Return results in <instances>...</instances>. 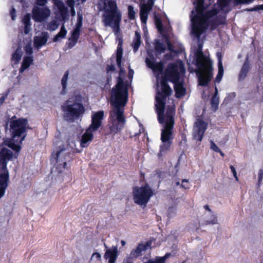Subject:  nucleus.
Masks as SVG:
<instances>
[{
    "label": "nucleus",
    "instance_id": "f257e3e1",
    "mask_svg": "<svg viewBox=\"0 0 263 263\" xmlns=\"http://www.w3.org/2000/svg\"><path fill=\"white\" fill-rule=\"evenodd\" d=\"M205 9L204 1L197 0L196 14L191 17V22L193 33L198 38L209 28L213 31L219 25L226 24V17L223 15H218V9L215 8L207 11H205Z\"/></svg>",
    "mask_w": 263,
    "mask_h": 263
},
{
    "label": "nucleus",
    "instance_id": "f03ea898",
    "mask_svg": "<svg viewBox=\"0 0 263 263\" xmlns=\"http://www.w3.org/2000/svg\"><path fill=\"white\" fill-rule=\"evenodd\" d=\"M202 45L199 44L198 49L195 53V65L198 69L197 72L198 84L199 85L208 86L213 76L212 62L211 59L205 56L202 51Z\"/></svg>",
    "mask_w": 263,
    "mask_h": 263
},
{
    "label": "nucleus",
    "instance_id": "7ed1b4c3",
    "mask_svg": "<svg viewBox=\"0 0 263 263\" xmlns=\"http://www.w3.org/2000/svg\"><path fill=\"white\" fill-rule=\"evenodd\" d=\"M99 10L103 11V21L106 26L111 27L115 33L120 30V24L122 20V13L119 9L115 0H103L101 8L99 4Z\"/></svg>",
    "mask_w": 263,
    "mask_h": 263
},
{
    "label": "nucleus",
    "instance_id": "20e7f679",
    "mask_svg": "<svg viewBox=\"0 0 263 263\" xmlns=\"http://www.w3.org/2000/svg\"><path fill=\"white\" fill-rule=\"evenodd\" d=\"M13 152L6 147L0 149V199L5 195L9 183L8 162L12 159Z\"/></svg>",
    "mask_w": 263,
    "mask_h": 263
},
{
    "label": "nucleus",
    "instance_id": "39448f33",
    "mask_svg": "<svg viewBox=\"0 0 263 263\" xmlns=\"http://www.w3.org/2000/svg\"><path fill=\"white\" fill-rule=\"evenodd\" d=\"M128 88L123 79L119 77L117 83L112 88L110 95V104L114 108L125 107L128 101Z\"/></svg>",
    "mask_w": 263,
    "mask_h": 263
},
{
    "label": "nucleus",
    "instance_id": "423d86ee",
    "mask_svg": "<svg viewBox=\"0 0 263 263\" xmlns=\"http://www.w3.org/2000/svg\"><path fill=\"white\" fill-rule=\"evenodd\" d=\"M103 110L98 111L91 116V122L82 136L80 145L82 147H86L93 139V133L101 126L104 118Z\"/></svg>",
    "mask_w": 263,
    "mask_h": 263
},
{
    "label": "nucleus",
    "instance_id": "0eeeda50",
    "mask_svg": "<svg viewBox=\"0 0 263 263\" xmlns=\"http://www.w3.org/2000/svg\"><path fill=\"white\" fill-rule=\"evenodd\" d=\"M175 114V105H168L166 107V120H164L163 123L164 124V128L161 129L160 139L162 142H173Z\"/></svg>",
    "mask_w": 263,
    "mask_h": 263
},
{
    "label": "nucleus",
    "instance_id": "6e6552de",
    "mask_svg": "<svg viewBox=\"0 0 263 263\" xmlns=\"http://www.w3.org/2000/svg\"><path fill=\"white\" fill-rule=\"evenodd\" d=\"M28 123V120L26 118H17L15 116H13L9 122L12 139L21 137L20 142L22 143L26 136Z\"/></svg>",
    "mask_w": 263,
    "mask_h": 263
},
{
    "label": "nucleus",
    "instance_id": "1a4fd4ad",
    "mask_svg": "<svg viewBox=\"0 0 263 263\" xmlns=\"http://www.w3.org/2000/svg\"><path fill=\"white\" fill-rule=\"evenodd\" d=\"M62 110L65 113V117L68 121L72 122L78 119L85 112V107L81 102H73L68 100L64 105L62 106Z\"/></svg>",
    "mask_w": 263,
    "mask_h": 263
},
{
    "label": "nucleus",
    "instance_id": "9d476101",
    "mask_svg": "<svg viewBox=\"0 0 263 263\" xmlns=\"http://www.w3.org/2000/svg\"><path fill=\"white\" fill-rule=\"evenodd\" d=\"M133 194V199L136 204L145 206L153 196L154 192L149 185L145 183L141 186H134Z\"/></svg>",
    "mask_w": 263,
    "mask_h": 263
},
{
    "label": "nucleus",
    "instance_id": "9b49d317",
    "mask_svg": "<svg viewBox=\"0 0 263 263\" xmlns=\"http://www.w3.org/2000/svg\"><path fill=\"white\" fill-rule=\"evenodd\" d=\"M185 71V69L182 62L179 64L176 63H170L167 65L162 78L166 79L169 82L175 83L179 81L180 73H183Z\"/></svg>",
    "mask_w": 263,
    "mask_h": 263
},
{
    "label": "nucleus",
    "instance_id": "f8f14e48",
    "mask_svg": "<svg viewBox=\"0 0 263 263\" xmlns=\"http://www.w3.org/2000/svg\"><path fill=\"white\" fill-rule=\"evenodd\" d=\"M65 148H61L55 154L52 153L51 155L52 159H54L56 161L55 171L59 174L61 173L65 168L67 165L66 161H69L67 157H69L70 155V153H65Z\"/></svg>",
    "mask_w": 263,
    "mask_h": 263
},
{
    "label": "nucleus",
    "instance_id": "ddd939ff",
    "mask_svg": "<svg viewBox=\"0 0 263 263\" xmlns=\"http://www.w3.org/2000/svg\"><path fill=\"white\" fill-rule=\"evenodd\" d=\"M32 13V18L35 22L42 23L48 19L50 15L51 11L47 6L43 7L34 6Z\"/></svg>",
    "mask_w": 263,
    "mask_h": 263
},
{
    "label": "nucleus",
    "instance_id": "4468645a",
    "mask_svg": "<svg viewBox=\"0 0 263 263\" xmlns=\"http://www.w3.org/2000/svg\"><path fill=\"white\" fill-rule=\"evenodd\" d=\"M166 99L163 97L156 96L155 98L156 111L158 116V120L160 124H163L164 120H166V112L164 114Z\"/></svg>",
    "mask_w": 263,
    "mask_h": 263
},
{
    "label": "nucleus",
    "instance_id": "2eb2a0df",
    "mask_svg": "<svg viewBox=\"0 0 263 263\" xmlns=\"http://www.w3.org/2000/svg\"><path fill=\"white\" fill-rule=\"evenodd\" d=\"M196 129L193 133V136L194 140L197 141H201L204 134L206 129V125L203 120H199L196 122Z\"/></svg>",
    "mask_w": 263,
    "mask_h": 263
},
{
    "label": "nucleus",
    "instance_id": "dca6fc26",
    "mask_svg": "<svg viewBox=\"0 0 263 263\" xmlns=\"http://www.w3.org/2000/svg\"><path fill=\"white\" fill-rule=\"evenodd\" d=\"M151 59L146 58L145 62L147 66L153 70L154 72L162 73L163 69V64L161 62H156V59L153 55L150 57Z\"/></svg>",
    "mask_w": 263,
    "mask_h": 263
},
{
    "label": "nucleus",
    "instance_id": "f3484780",
    "mask_svg": "<svg viewBox=\"0 0 263 263\" xmlns=\"http://www.w3.org/2000/svg\"><path fill=\"white\" fill-rule=\"evenodd\" d=\"M167 80L162 78L161 80V91H158L157 93L158 97H163L166 98L171 95L172 89L167 83Z\"/></svg>",
    "mask_w": 263,
    "mask_h": 263
},
{
    "label": "nucleus",
    "instance_id": "a211bd4d",
    "mask_svg": "<svg viewBox=\"0 0 263 263\" xmlns=\"http://www.w3.org/2000/svg\"><path fill=\"white\" fill-rule=\"evenodd\" d=\"M49 37V34L47 32H42L41 36H35L33 39V45L34 47L39 49L45 45Z\"/></svg>",
    "mask_w": 263,
    "mask_h": 263
},
{
    "label": "nucleus",
    "instance_id": "6ab92c4d",
    "mask_svg": "<svg viewBox=\"0 0 263 263\" xmlns=\"http://www.w3.org/2000/svg\"><path fill=\"white\" fill-rule=\"evenodd\" d=\"M117 257L118 249L116 246H113L111 249L107 250L104 255L105 259H108V263H115Z\"/></svg>",
    "mask_w": 263,
    "mask_h": 263
},
{
    "label": "nucleus",
    "instance_id": "aec40b11",
    "mask_svg": "<svg viewBox=\"0 0 263 263\" xmlns=\"http://www.w3.org/2000/svg\"><path fill=\"white\" fill-rule=\"evenodd\" d=\"M251 69L250 65L249 63V57H247L245 60L242 66L241 67L239 74H238V80L242 81L247 76L248 72Z\"/></svg>",
    "mask_w": 263,
    "mask_h": 263
},
{
    "label": "nucleus",
    "instance_id": "412c9836",
    "mask_svg": "<svg viewBox=\"0 0 263 263\" xmlns=\"http://www.w3.org/2000/svg\"><path fill=\"white\" fill-rule=\"evenodd\" d=\"M173 83L174 84L175 97L177 98H181L184 97L186 93V89L183 87V83L179 81Z\"/></svg>",
    "mask_w": 263,
    "mask_h": 263
},
{
    "label": "nucleus",
    "instance_id": "4be33fe9",
    "mask_svg": "<svg viewBox=\"0 0 263 263\" xmlns=\"http://www.w3.org/2000/svg\"><path fill=\"white\" fill-rule=\"evenodd\" d=\"M152 8L143 4L140 8V17L142 23L145 24L146 23L148 14L149 12L152 10Z\"/></svg>",
    "mask_w": 263,
    "mask_h": 263
},
{
    "label": "nucleus",
    "instance_id": "5701e85b",
    "mask_svg": "<svg viewBox=\"0 0 263 263\" xmlns=\"http://www.w3.org/2000/svg\"><path fill=\"white\" fill-rule=\"evenodd\" d=\"M141 43V34L138 31H135V36L131 44L134 53H136L138 51Z\"/></svg>",
    "mask_w": 263,
    "mask_h": 263
},
{
    "label": "nucleus",
    "instance_id": "b1692460",
    "mask_svg": "<svg viewBox=\"0 0 263 263\" xmlns=\"http://www.w3.org/2000/svg\"><path fill=\"white\" fill-rule=\"evenodd\" d=\"M124 107H119L117 108H115L116 110L115 115L116 116V119L118 121L117 123L121 124V125H124L125 122V119L124 116V110L123 108Z\"/></svg>",
    "mask_w": 263,
    "mask_h": 263
},
{
    "label": "nucleus",
    "instance_id": "393cba45",
    "mask_svg": "<svg viewBox=\"0 0 263 263\" xmlns=\"http://www.w3.org/2000/svg\"><path fill=\"white\" fill-rule=\"evenodd\" d=\"M173 142H162V144L160 145L159 152L158 154V157L160 158L167 152L169 151L171 149V145Z\"/></svg>",
    "mask_w": 263,
    "mask_h": 263
},
{
    "label": "nucleus",
    "instance_id": "a878e982",
    "mask_svg": "<svg viewBox=\"0 0 263 263\" xmlns=\"http://www.w3.org/2000/svg\"><path fill=\"white\" fill-rule=\"evenodd\" d=\"M154 49L156 55H160L166 50L165 45L159 40H156L154 43Z\"/></svg>",
    "mask_w": 263,
    "mask_h": 263
},
{
    "label": "nucleus",
    "instance_id": "bb28decb",
    "mask_svg": "<svg viewBox=\"0 0 263 263\" xmlns=\"http://www.w3.org/2000/svg\"><path fill=\"white\" fill-rule=\"evenodd\" d=\"M219 99L218 97V89L216 86L215 87V92L211 99V105L212 109L216 111L218 108L219 105Z\"/></svg>",
    "mask_w": 263,
    "mask_h": 263
},
{
    "label": "nucleus",
    "instance_id": "cd10ccee",
    "mask_svg": "<svg viewBox=\"0 0 263 263\" xmlns=\"http://www.w3.org/2000/svg\"><path fill=\"white\" fill-rule=\"evenodd\" d=\"M33 61V57L32 56L25 57L23 59L20 71L23 72L25 69L28 68L29 66L32 64Z\"/></svg>",
    "mask_w": 263,
    "mask_h": 263
},
{
    "label": "nucleus",
    "instance_id": "c85d7f7f",
    "mask_svg": "<svg viewBox=\"0 0 263 263\" xmlns=\"http://www.w3.org/2000/svg\"><path fill=\"white\" fill-rule=\"evenodd\" d=\"M123 127V125H121L119 123H114L111 126H109V130L107 134H105V135H108L110 134L114 136L118 132H119Z\"/></svg>",
    "mask_w": 263,
    "mask_h": 263
},
{
    "label": "nucleus",
    "instance_id": "c756f323",
    "mask_svg": "<svg viewBox=\"0 0 263 263\" xmlns=\"http://www.w3.org/2000/svg\"><path fill=\"white\" fill-rule=\"evenodd\" d=\"M145 250V248L143 247L140 244L137 247L136 249H133L130 253L129 257L131 258H137L141 254V252Z\"/></svg>",
    "mask_w": 263,
    "mask_h": 263
},
{
    "label": "nucleus",
    "instance_id": "7c9ffc66",
    "mask_svg": "<svg viewBox=\"0 0 263 263\" xmlns=\"http://www.w3.org/2000/svg\"><path fill=\"white\" fill-rule=\"evenodd\" d=\"M67 31L66 28H65L64 26H62L59 32L57 34H56L53 38V41L54 42H57L60 39L65 38L67 34Z\"/></svg>",
    "mask_w": 263,
    "mask_h": 263
},
{
    "label": "nucleus",
    "instance_id": "2f4dec72",
    "mask_svg": "<svg viewBox=\"0 0 263 263\" xmlns=\"http://www.w3.org/2000/svg\"><path fill=\"white\" fill-rule=\"evenodd\" d=\"M69 75V71L68 70H67L61 80V84L62 85V90L61 91L62 94H65L66 93V89L67 87V80H68V77Z\"/></svg>",
    "mask_w": 263,
    "mask_h": 263
},
{
    "label": "nucleus",
    "instance_id": "473e14b6",
    "mask_svg": "<svg viewBox=\"0 0 263 263\" xmlns=\"http://www.w3.org/2000/svg\"><path fill=\"white\" fill-rule=\"evenodd\" d=\"M118 44L117 46V53H116V58H122L123 55V48L122 45L123 43V39L122 37H120L118 39Z\"/></svg>",
    "mask_w": 263,
    "mask_h": 263
},
{
    "label": "nucleus",
    "instance_id": "72a5a7b5",
    "mask_svg": "<svg viewBox=\"0 0 263 263\" xmlns=\"http://www.w3.org/2000/svg\"><path fill=\"white\" fill-rule=\"evenodd\" d=\"M12 139V140H10V141H8L6 143V145L15 152L17 153L20 152L21 149V146L19 144H15L13 141L14 139Z\"/></svg>",
    "mask_w": 263,
    "mask_h": 263
},
{
    "label": "nucleus",
    "instance_id": "f704fd0d",
    "mask_svg": "<svg viewBox=\"0 0 263 263\" xmlns=\"http://www.w3.org/2000/svg\"><path fill=\"white\" fill-rule=\"evenodd\" d=\"M219 63H220L219 64V67H218V73L216 77L215 80V81L217 83H219L221 81V80L222 78V77L223 76V72H224L223 65H221L220 62Z\"/></svg>",
    "mask_w": 263,
    "mask_h": 263
},
{
    "label": "nucleus",
    "instance_id": "c9c22d12",
    "mask_svg": "<svg viewBox=\"0 0 263 263\" xmlns=\"http://www.w3.org/2000/svg\"><path fill=\"white\" fill-rule=\"evenodd\" d=\"M80 31L81 30L75 29H74L72 31L71 38L69 39V40L74 42V44H76L78 41L80 37Z\"/></svg>",
    "mask_w": 263,
    "mask_h": 263
},
{
    "label": "nucleus",
    "instance_id": "e433bc0d",
    "mask_svg": "<svg viewBox=\"0 0 263 263\" xmlns=\"http://www.w3.org/2000/svg\"><path fill=\"white\" fill-rule=\"evenodd\" d=\"M154 20L155 24L159 32H162L163 30V26L161 18L155 15L154 17Z\"/></svg>",
    "mask_w": 263,
    "mask_h": 263
},
{
    "label": "nucleus",
    "instance_id": "4c0bfd02",
    "mask_svg": "<svg viewBox=\"0 0 263 263\" xmlns=\"http://www.w3.org/2000/svg\"><path fill=\"white\" fill-rule=\"evenodd\" d=\"M59 11L63 20H65L68 15V9L63 4L59 7Z\"/></svg>",
    "mask_w": 263,
    "mask_h": 263
},
{
    "label": "nucleus",
    "instance_id": "58836bf2",
    "mask_svg": "<svg viewBox=\"0 0 263 263\" xmlns=\"http://www.w3.org/2000/svg\"><path fill=\"white\" fill-rule=\"evenodd\" d=\"M136 12L134 8L132 5L128 6V17L130 20H134L135 18Z\"/></svg>",
    "mask_w": 263,
    "mask_h": 263
},
{
    "label": "nucleus",
    "instance_id": "ea45409f",
    "mask_svg": "<svg viewBox=\"0 0 263 263\" xmlns=\"http://www.w3.org/2000/svg\"><path fill=\"white\" fill-rule=\"evenodd\" d=\"M22 57V54L21 52H18L17 50H16L12 55V60L14 61L16 63L18 62Z\"/></svg>",
    "mask_w": 263,
    "mask_h": 263
},
{
    "label": "nucleus",
    "instance_id": "a19ab883",
    "mask_svg": "<svg viewBox=\"0 0 263 263\" xmlns=\"http://www.w3.org/2000/svg\"><path fill=\"white\" fill-rule=\"evenodd\" d=\"M58 27V24L57 23L56 21H54L50 22L47 25V29L51 31L55 30Z\"/></svg>",
    "mask_w": 263,
    "mask_h": 263
},
{
    "label": "nucleus",
    "instance_id": "79ce46f5",
    "mask_svg": "<svg viewBox=\"0 0 263 263\" xmlns=\"http://www.w3.org/2000/svg\"><path fill=\"white\" fill-rule=\"evenodd\" d=\"M31 16L30 14H27L24 15L22 22L24 25H31Z\"/></svg>",
    "mask_w": 263,
    "mask_h": 263
},
{
    "label": "nucleus",
    "instance_id": "37998d69",
    "mask_svg": "<svg viewBox=\"0 0 263 263\" xmlns=\"http://www.w3.org/2000/svg\"><path fill=\"white\" fill-rule=\"evenodd\" d=\"M91 260H95L97 261L100 262L101 260V256L99 253L95 252L92 254Z\"/></svg>",
    "mask_w": 263,
    "mask_h": 263
},
{
    "label": "nucleus",
    "instance_id": "c03bdc74",
    "mask_svg": "<svg viewBox=\"0 0 263 263\" xmlns=\"http://www.w3.org/2000/svg\"><path fill=\"white\" fill-rule=\"evenodd\" d=\"M263 10V4L262 5H258L255 6H254L253 8H251L249 9H248L247 10L250 12L252 11H257L258 10Z\"/></svg>",
    "mask_w": 263,
    "mask_h": 263
},
{
    "label": "nucleus",
    "instance_id": "a18cd8bd",
    "mask_svg": "<svg viewBox=\"0 0 263 263\" xmlns=\"http://www.w3.org/2000/svg\"><path fill=\"white\" fill-rule=\"evenodd\" d=\"M263 179V170L260 169L258 171V185L259 186L261 183V182Z\"/></svg>",
    "mask_w": 263,
    "mask_h": 263
},
{
    "label": "nucleus",
    "instance_id": "49530a36",
    "mask_svg": "<svg viewBox=\"0 0 263 263\" xmlns=\"http://www.w3.org/2000/svg\"><path fill=\"white\" fill-rule=\"evenodd\" d=\"M47 3V0H36L35 4L36 6L40 7H43L47 6L46 4Z\"/></svg>",
    "mask_w": 263,
    "mask_h": 263
},
{
    "label": "nucleus",
    "instance_id": "de8ad7c7",
    "mask_svg": "<svg viewBox=\"0 0 263 263\" xmlns=\"http://www.w3.org/2000/svg\"><path fill=\"white\" fill-rule=\"evenodd\" d=\"M25 50L26 54L28 55H32L33 53L32 48L30 45L28 44L25 47Z\"/></svg>",
    "mask_w": 263,
    "mask_h": 263
},
{
    "label": "nucleus",
    "instance_id": "09e8293b",
    "mask_svg": "<svg viewBox=\"0 0 263 263\" xmlns=\"http://www.w3.org/2000/svg\"><path fill=\"white\" fill-rule=\"evenodd\" d=\"M211 149L215 152L220 151V148L216 145V144L212 141H211Z\"/></svg>",
    "mask_w": 263,
    "mask_h": 263
},
{
    "label": "nucleus",
    "instance_id": "8fccbe9b",
    "mask_svg": "<svg viewBox=\"0 0 263 263\" xmlns=\"http://www.w3.org/2000/svg\"><path fill=\"white\" fill-rule=\"evenodd\" d=\"M218 3L221 7H225L228 5L229 0H218Z\"/></svg>",
    "mask_w": 263,
    "mask_h": 263
},
{
    "label": "nucleus",
    "instance_id": "3c124183",
    "mask_svg": "<svg viewBox=\"0 0 263 263\" xmlns=\"http://www.w3.org/2000/svg\"><path fill=\"white\" fill-rule=\"evenodd\" d=\"M167 45L168 50L174 53H177V51L174 49L173 45L168 40L167 41Z\"/></svg>",
    "mask_w": 263,
    "mask_h": 263
},
{
    "label": "nucleus",
    "instance_id": "603ef678",
    "mask_svg": "<svg viewBox=\"0 0 263 263\" xmlns=\"http://www.w3.org/2000/svg\"><path fill=\"white\" fill-rule=\"evenodd\" d=\"M230 168L231 171L232 173H233V175L234 177H235L236 180L238 181V178L237 176V172H236L235 167L233 165H230Z\"/></svg>",
    "mask_w": 263,
    "mask_h": 263
},
{
    "label": "nucleus",
    "instance_id": "864d4df0",
    "mask_svg": "<svg viewBox=\"0 0 263 263\" xmlns=\"http://www.w3.org/2000/svg\"><path fill=\"white\" fill-rule=\"evenodd\" d=\"M184 182L187 183L188 182V180H187L186 179H182V183L180 185L181 187H182L183 189H189V185L187 184H184Z\"/></svg>",
    "mask_w": 263,
    "mask_h": 263
},
{
    "label": "nucleus",
    "instance_id": "5fc2aeb1",
    "mask_svg": "<svg viewBox=\"0 0 263 263\" xmlns=\"http://www.w3.org/2000/svg\"><path fill=\"white\" fill-rule=\"evenodd\" d=\"M162 261L159 260L158 258H156L155 259H148L146 262H144V263H162Z\"/></svg>",
    "mask_w": 263,
    "mask_h": 263
},
{
    "label": "nucleus",
    "instance_id": "6e6d98bb",
    "mask_svg": "<svg viewBox=\"0 0 263 263\" xmlns=\"http://www.w3.org/2000/svg\"><path fill=\"white\" fill-rule=\"evenodd\" d=\"M171 255V254L169 253H167L165 254V255L161 257H158L159 260L162 261V263H165V260L167 258H168Z\"/></svg>",
    "mask_w": 263,
    "mask_h": 263
},
{
    "label": "nucleus",
    "instance_id": "4d7b16f0",
    "mask_svg": "<svg viewBox=\"0 0 263 263\" xmlns=\"http://www.w3.org/2000/svg\"><path fill=\"white\" fill-rule=\"evenodd\" d=\"M217 218L216 217H214L213 219L211 220H206L205 221V224H216L217 223Z\"/></svg>",
    "mask_w": 263,
    "mask_h": 263
},
{
    "label": "nucleus",
    "instance_id": "13d9d810",
    "mask_svg": "<svg viewBox=\"0 0 263 263\" xmlns=\"http://www.w3.org/2000/svg\"><path fill=\"white\" fill-rule=\"evenodd\" d=\"M10 15L11 17V19L12 20H15L16 18V11L14 8H12L10 11Z\"/></svg>",
    "mask_w": 263,
    "mask_h": 263
},
{
    "label": "nucleus",
    "instance_id": "bf43d9fd",
    "mask_svg": "<svg viewBox=\"0 0 263 263\" xmlns=\"http://www.w3.org/2000/svg\"><path fill=\"white\" fill-rule=\"evenodd\" d=\"M66 4L70 8H72L74 6L75 2L74 0H67Z\"/></svg>",
    "mask_w": 263,
    "mask_h": 263
},
{
    "label": "nucleus",
    "instance_id": "052dcab7",
    "mask_svg": "<svg viewBox=\"0 0 263 263\" xmlns=\"http://www.w3.org/2000/svg\"><path fill=\"white\" fill-rule=\"evenodd\" d=\"M31 25H24V33L27 34L30 31V27Z\"/></svg>",
    "mask_w": 263,
    "mask_h": 263
},
{
    "label": "nucleus",
    "instance_id": "680f3d73",
    "mask_svg": "<svg viewBox=\"0 0 263 263\" xmlns=\"http://www.w3.org/2000/svg\"><path fill=\"white\" fill-rule=\"evenodd\" d=\"M78 17H77V22L83 23V14L81 12H78L77 13Z\"/></svg>",
    "mask_w": 263,
    "mask_h": 263
},
{
    "label": "nucleus",
    "instance_id": "e2e57ef3",
    "mask_svg": "<svg viewBox=\"0 0 263 263\" xmlns=\"http://www.w3.org/2000/svg\"><path fill=\"white\" fill-rule=\"evenodd\" d=\"M155 1L156 0H147V3L144 4L151 8H153Z\"/></svg>",
    "mask_w": 263,
    "mask_h": 263
},
{
    "label": "nucleus",
    "instance_id": "0e129e2a",
    "mask_svg": "<svg viewBox=\"0 0 263 263\" xmlns=\"http://www.w3.org/2000/svg\"><path fill=\"white\" fill-rule=\"evenodd\" d=\"M115 70V68L114 65H108L106 67V70L107 72L109 71H113Z\"/></svg>",
    "mask_w": 263,
    "mask_h": 263
},
{
    "label": "nucleus",
    "instance_id": "69168bd1",
    "mask_svg": "<svg viewBox=\"0 0 263 263\" xmlns=\"http://www.w3.org/2000/svg\"><path fill=\"white\" fill-rule=\"evenodd\" d=\"M122 58H116V61H117V65H118V67L120 68H122Z\"/></svg>",
    "mask_w": 263,
    "mask_h": 263
},
{
    "label": "nucleus",
    "instance_id": "338daca9",
    "mask_svg": "<svg viewBox=\"0 0 263 263\" xmlns=\"http://www.w3.org/2000/svg\"><path fill=\"white\" fill-rule=\"evenodd\" d=\"M152 244L151 241H147L145 244L140 243V245H142L143 247L145 248V250L147 249L148 247H151V245Z\"/></svg>",
    "mask_w": 263,
    "mask_h": 263
},
{
    "label": "nucleus",
    "instance_id": "774afa93",
    "mask_svg": "<svg viewBox=\"0 0 263 263\" xmlns=\"http://www.w3.org/2000/svg\"><path fill=\"white\" fill-rule=\"evenodd\" d=\"M82 26V23L77 22L76 25V27L74 29L81 30Z\"/></svg>",
    "mask_w": 263,
    "mask_h": 263
}]
</instances>
